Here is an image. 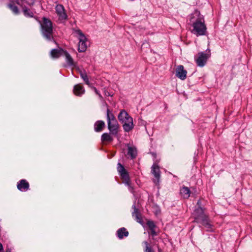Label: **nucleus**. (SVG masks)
I'll use <instances>...</instances> for the list:
<instances>
[{
  "mask_svg": "<svg viewBox=\"0 0 252 252\" xmlns=\"http://www.w3.org/2000/svg\"><path fill=\"white\" fill-rule=\"evenodd\" d=\"M199 201H198L197 202V204H198V205H199Z\"/></svg>",
  "mask_w": 252,
  "mask_h": 252,
  "instance_id": "473e14b6",
  "label": "nucleus"
},
{
  "mask_svg": "<svg viewBox=\"0 0 252 252\" xmlns=\"http://www.w3.org/2000/svg\"><path fill=\"white\" fill-rule=\"evenodd\" d=\"M127 154H128V155L130 156L131 158H135L136 157V154H137L136 148L134 147H130V146L128 147Z\"/></svg>",
  "mask_w": 252,
  "mask_h": 252,
  "instance_id": "b1692460",
  "label": "nucleus"
},
{
  "mask_svg": "<svg viewBox=\"0 0 252 252\" xmlns=\"http://www.w3.org/2000/svg\"><path fill=\"white\" fill-rule=\"evenodd\" d=\"M63 56H64L65 58V61L67 63L69 66H74L75 65V63L74 62L73 59L71 57L70 54L66 52V51H64Z\"/></svg>",
  "mask_w": 252,
  "mask_h": 252,
  "instance_id": "6ab92c4d",
  "label": "nucleus"
},
{
  "mask_svg": "<svg viewBox=\"0 0 252 252\" xmlns=\"http://www.w3.org/2000/svg\"><path fill=\"white\" fill-rule=\"evenodd\" d=\"M107 120L110 133L116 135L118 133L119 125L115 116L108 108L107 110Z\"/></svg>",
  "mask_w": 252,
  "mask_h": 252,
  "instance_id": "7ed1b4c3",
  "label": "nucleus"
},
{
  "mask_svg": "<svg viewBox=\"0 0 252 252\" xmlns=\"http://www.w3.org/2000/svg\"><path fill=\"white\" fill-rule=\"evenodd\" d=\"M65 51L63 49H53L51 51V56L52 58H58L61 56H63Z\"/></svg>",
  "mask_w": 252,
  "mask_h": 252,
  "instance_id": "2eb2a0df",
  "label": "nucleus"
},
{
  "mask_svg": "<svg viewBox=\"0 0 252 252\" xmlns=\"http://www.w3.org/2000/svg\"><path fill=\"white\" fill-rule=\"evenodd\" d=\"M151 231V234L152 236H155L157 235V232H156L155 228H153L152 229H150Z\"/></svg>",
  "mask_w": 252,
  "mask_h": 252,
  "instance_id": "7c9ffc66",
  "label": "nucleus"
},
{
  "mask_svg": "<svg viewBox=\"0 0 252 252\" xmlns=\"http://www.w3.org/2000/svg\"><path fill=\"white\" fill-rule=\"evenodd\" d=\"M17 188L21 191H26L29 189L30 185L27 180L22 179L17 183Z\"/></svg>",
  "mask_w": 252,
  "mask_h": 252,
  "instance_id": "9b49d317",
  "label": "nucleus"
},
{
  "mask_svg": "<svg viewBox=\"0 0 252 252\" xmlns=\"http://www.w3.org/2000/svg\"><path fill=\"white\" fill-rule=\"evenodd\" d=\"M14 2L20 6V4H22L31 7L33 5L34 3V0H14Z\"/></svg>",
  "mask_w": 252,
  "mask_h": 252,
  "instance_id": "f3484780",
  "label": "nucleus"
},
{
  "mask_svg": "<svg viewBox=\"0 0 252 252\" xmlns=\"http://www.w3.org/2000/svg\"><path fill=\"white\" fill-rule=\"evenodd\" d=\"M132 208L133 209V212L132 213V217L135 218V220L138 222H141L142 221V219L141 218L140 214L138 211V209L136 208V206L135 205H133L132 206Z\"/></svg>",
  "mask_w": 252,
  "mask_h": 252,
  "instance_id": "4468645a",
  "label": "nucleus"
},
{
  "mask_svg": "<svg viewBox=\"0 0 252 252\" xmlns=\"http://www.w3.org/2000/svg\"><path fill=\"white\" fill-rule=\"evenodd\" d=\"M193 15L194 17L197 16L198 18L192 23L193 29L191 32L197 36L205 35L207 28L203 16L200 15L199 12L197 10L194 11Z\"/></svg>",
  "mask_w": 252,
  "mask_h": 252,
  "instance_id": "f257e3e1",
  "label": "nucleus"
},
{
  "mask_svg": "<svg viewBox=\"0 0 252 252\" xmlns=\"http://www.w3.org/2000/svg\"><path fill=\"white\" fill-rule=\"evenodd\" d=\"M144 45V43H143L142 45V47L143 46V45Z\"/></svg>",
  "mask_w": 252,
  "mask_h": 252,
  "instance_id": "72a5a7b5",
  "label": "nucleus"
},
{
  "mask_svg": "<svg viewBox=\"0 0 252 252\" xmlns=\"http://www.w3.org/2000/svg\"><path fill=\"white\" fill-rule=\"evenodd\" d=\"M210 57V51L207 53H205L203 52H199L197 54V57L195 59L196 64L200 67L204 66Z\"/></svg>",
  "mask_w": 252,
  "mask_h": 252,
  "instance_id": "0eeeda50",
  "label": "nucleus"
},
{
  "mask_svg": "<svg viewBox=\"0 0 252 252\" xmlns=\"http://www.w3.org/2000/svg\"><path fill=\"white\" fill-rule=\"evenodd\" d=\"M105 126V123L103 121H97L94 125V129L96 132H100L102 130Z\"/></svg>",
  "mask_w": 252,
  "mask_h": 252,
  "instance_id": "dca6fc26",
  "label": "nucleus"
},
{
  "mask_svg": "<svg viewBox=\"0 0 252 252\" xmlns=\"http://www.w3.org/2000/svg\"><path fill=\"white\" fill-rule=\"evenodd\" d=\"M3 250V247L2 244L0 243V252Z\"/></svg>",
  "mask_w": 252,
  "mask_h": 252,
  "instance_id": "2f4dec72",
  "label": "nucleus"
},
{
  "mask_svg": "<svg viewBox=\"0 0 252 252\" xmlns=\"http://www.w3.org/2000/svg\"><path fill=\"white\" fill-rule=\"evenodd\" d=\"M110 133H104L101 135V140L102 142H111L113 140V137L111 136Z\"/></svg>",
  "mask_w": 252,
  "mask_h": 252,
  "instance_id": "4be33fe9",
  "label": "nucleus"
},
{
  "mask_svg": "<svg viewBox=\"0 0 252 252\" xmlns=\"http://www.w3.org/2000/svg\"><path fill=\"white\" fill-rule=\"evenodd\" d=\"M143 243L145 246L144 252H154L152 249L149 246V244L148 242L144 241Z\"/></svg>",
  "mask_w": 252,
  "mask_h": 252,
  "instance_id": "bb28decb",
  "label": "nucleus"
},
{
  "mask_svg": "<svg viewBox=\"0 0 252 252\" xmlns=\"http://www.w3.org/2000/svg\"><path fill=\"white\" fill-rule=\"evenodd\" d=\"M147 225L148 226L149 228L150 229H152L153 228H155L156 225L153 221L148 220L147 222Z\"/></svg>",
  "mask_w": 252,
  "mask_h": 252,
  "instance_id": "cd10ccee",
  "label": "nucleus"
},
{
  "mask_svg": "<svg viewBox=\"0 0 252 252\" xmlns=\"http://www.w3.org/2000/svg\"><path fill=\"white\" fill-rule=\"evenodd\" d=\"M117 171L123 180V182L127 186L130 187V182L128 173L124 168V166L120 163H118Z\"/></svg>",
  "mask_w": 252,
  "mask_h": 252,
  "instance_id": "423d86ee",
  "label": "nucleus"
},
{
  "mask_svg": "<svg viewBox=\"0 0 252 252\" xmlns=\"http://www.w3.org/2000/svg\"><path fill=\"white\" fill-rule=\"evenodd\" d=\"M8 7L12 11V12L15 15H18L20 13V10L18 7L13 3V1H11L10 3L7 4Z\"/></svg>",
  "mask_w": 252,
  "mask_h": 252,
  "instance_id": "412c9836",
  "label": "nucleus"
},
{
  "mask_svg": "<svg viewBox=\"0 0 252 252\" xmlns=\"http://www.w3.org/2000/svg\"><path fill=\"white\" fill-rule=\"evenodd\" d=\"M194 216L195 219L196 220H197L198 219V218H199V217H200L201 216L206 215L204 214L202 208L199 206L194 211Z\"/></svg>",
  "mask_w": 252,
  "mask_h": 252,
  "instance_id": "5701e85b",
  "label": "nucleus"
},
{
  "mask_svg": "<svg viewBox=\"0 0 252 252\" xmlns=\"http://www.w3.org/2000/svg\"><path fill=\"white\" fill-rule=\"evenodd\" d=\"M151 172L155 178L153 180L154 182L156 185H158L160 177V171L159 167L157 164H153L151 167Z\"/></svg>",
  "mask_w": 252,
  "mask_h": 252,
  "instance_id": "6e6552de",
  "label": "nucleus"
},
{
  "mask_svg": "<svg viewBox=\"0 0 252 252\" xmlns=\"http://www.w3.org/2000/svg\"><path fill=\"white\" fill-rule=\"evenodd\" d=\"M20 7L22 8V11L25 17L29 18L33 17L34 14L33 12L30 8H28L26 5L21 4Z\"/></svg>",
  "mask_w": 252,
  "mask_h": 252,
  "instance_id": "ddd939ff",
  "label": "nucleus"
},
{
  "mask_svg": "<svg viewBox=\"0 0 252 252\" xmlns=\"http://www.w3.org/2000/svg\"><path fill=\"white\" fill-rule=\"evenodd\" d=\"M118 118L123 124V128L126 132H129L133 128V119L125 110L120 111Z\"/></svg>",
  "mask_w": 252,
  "mask_h": 252,
  "instance_id": "f03ea898",
  "label": "nucleus"
},
{
  "mask_svg": "<svg viewBox=\"0 0 252 252\" xmlns=\"http://www.w3.org/2000/svg\"><path fill=\"white\" fill-rule=\"evenodd\" d=\"M73 92L75 95L81 96L85 93V90L82 85L77 84L74 86Z\"/></svg>",
  "mask_w": 252,
  "mask_h": 252,
  "instance_id": "f8f14e48",
  "label": "nucleus"
},
{
  "mask_svg": "<svg viewBox=\"0 0 252 252\" xmlns=\"http://www.w3.org/2000/svg\"><path fill=\"white\" fill-rule=\"evenodd\" d=\"M187 71L184 69L182 65H178L176 70V75L180 79L184 80L187 78Z\"/></svg>",
  "mask_w": 252,
  "mask_h": 252,
  "instance_id": "9d476101",
  "label": "nucleus"
},
{
  "mask_svg": "<svg viewBox=\"0 0 252 252\" xmlns=\"http://www.w3.org/2000/svg\"><path fill=\"white\" fill-rule=\"evenodd\" d=\"M80 76H81V77L82 78V79L84 81L85 83L86 84H87L88 85H89V86H91V84L90 83L89 78H88V76L86 74V73L85 72H81Z\"/></svg>",
  "mask_w": 252,
  "mask_h": 252,
  "instance_id": "a878e982",
  "label": "nucleus"
},
{
  "mask_svg": "<svg viewBox=\"0 0 252 252\" xmlns=\"http://www.w3.org/2000/svg\"><path fill=\"white\" fill-rule=\"evenodd\" d=\"M204 226L207 229L208 231H210L211 230L210 229L211 228L212 225L210 223V221H209L208 223L205 224L204 225Z\"/></svg>",
  "mask_w": 252,
  "mask_h": 252,
  "instance_id": "c756f323",
  "label": "nucleus"
},
{
  "mask_svg": "<svg viewBox=\"0 0 252 252\" xmlns=\"http://www.w3.org/2000/svg\"><path fill=\"white\" fill-rule=\"evenodd\" d=\"M56 11L60 20L67 19V15L65 12L64 7L62 4H57L56 6Z\"/></svg>",
  "mask_w": 252,
  "mask_h": 252,
  "instance_id": "1a4fd4ad",
  "label": "nucleus"
},
{
  "mask_svg": "<svg viewBox=\"0 0 252 252\" xmlns=\"http://www.w3.org/2000/svg\"><path fill=\"white\" fill-rule=\"evenodd\" d=\"M74 32L78 35L79 39L78 50L79 52H84L86 50L87 48L86 43L87 39L80 30H75Z\"/></svg>",
  "mask_w": 252,
  "mask_h": 252,
  "instance_id": "39448f33",
  "label": "nucleus"
},
{
  "mask_svg": "<svg viewBox=\"0 0 252 252\" xmlns=\"http://www.w3.org/2000/svg\"><path fill=\"white\" fill-rule=\"evenodd\" d=\"M196 222L201 223L203 226L209 221L208 217L206 216H201L198 219L196 220Z\"/></svg>",
  "mask_w": 252,
  "mask_h": 252,
  "instance_id": "393cba45",
  "label": "nucleus"
},
{
  "mask_svg": "<svg viewBox=\"0 0 252 252\" xmlns=\"http://www.w3.org/2000/svg\"><path fill=\"white\" fill-rule=\"evenodd\" d=\"M91 89L94 90V92L95 93V94H97L99 96V97L100 98V99H102V95H101V94L99 93V92L98 91V90L96 89V88L94 87H93V86H90Z\"/></svg>",
  "mask_w": 252,
  "mask_h": 252,
  "instance_id": "c85d7f7f",
  "label": "nucleus"
},
{
  "mask_svg": "<svg viewBox=\"0 0 252 252\" xmlns=\"http://www.w3.org/2000/svg\"><path fill=\"white\" fill-rule=\"evenodd\" d=\"M117 234L120 239H123L124 237H127L129 233L125 227H122L117 230Z\"/></svg>",
  "mask_w": 252,
  "mask_h": 252,
  "instance_id": "a211bd4d",
  "label": "nucleus"
},
{
  "mask_svg": "<svg viewBox=\"0 0 252 252\" xmlns=\"http://www.w3.org/2000/svg\"><path fill=\"white\" fill-rule=\"evenodd\" d=\"M41 26V32L43 36L46 39L51 40L53 39V26L52 22L49 19L44 17Z\"/></svg>",
  "mask_w": 252,
  "mask_h": 252,
  "instance_id": "20e7f679",
  "label": "nucleus"
},
{
  "mask_svg": "<svg viewBox=\"0 0 252 252\" xmlns=\"http://www.w3.org/2000/svg\"><path fill=\"white\" fill-rule=\"evenodd\" d=\"M180 193L184 198H188L190 194V191L189 188L183 187L180 190Z\"/></svg>",
  "mask_w": 252,
  "mask_h": 252,
  "instance_id": "aec40b11",
  "label": "nucleus"
}]
</instances>
